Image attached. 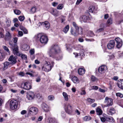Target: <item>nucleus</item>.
<instances>
[{"mask_svg":"<svg viewBox=\"0 0 123 123\" xmlns=\"http://www.w3.org/2000/svg\"><path fill=\"white\" fill-rule=\"evenodd\" d=\"M112 19L111 18H109L107 21V23L108 24L110 25L112 24Z\"/></svg>","mask_w":123,"mask_h":123,"instance_id":"8fccbe9b","label":"nucleus"},{"mask_svg":"<svg viewBox=\"0 0 123 123\" xmlns=\"http://www.w3.org/2000/svg\"><path fill=\"white\" fill-rule=\"evenodd\" d=\"M115 113V110L114 108H110L108 111V113L109 115H112Z\"/></svg>","mask_w":123,"mask_h":123,"instance_id":"4be33fe9","label":"nucleus"},{"mask_svg":"<svg viewBox=\"0 0 123 123\" xmlns=\"http://www.w3.org/2000/svg\"><path fill=\"white\" fill-rule=\"evenodd\" d=\"M5 27H7L10 26L11 24V21L10 19L8 18H6L5 21Z\"/></svg>","mask_w":123,"mask_h":123,"instance_id":"a211bd4d","label":"nucleus"},{"mask_svg":"<svg viewBox=\"0 0 123 123\" xmlns=\"http://www.w3.org/2000/svg\"><path fill=\"white\" fill-rule=\"evenodd\" d=\"M63 7V5L62 4H61L58 5L57 9L61 10L62 9Z\"/></svg>","mask_w":123,"mask_h":123,"instance_id":"79ce46f5","label":"nucleus"},{"mask_svg":"<svg viewBox=\"0 0 123 123\" xmlns=\"http://www.w3.org/2000/svg\"><path fill=\"white\" fill-rule=\"evenodd\" d=\"M17 57L14 56L12 55H11L8 59L9 61L11 62V64H14L16 62V59Z\"/></svg>","mask_w":123,"mask_h":123,"instance_id":"f8f14e48","label":"nucleus"},{"mask_svg":"<svg viewBox=\"0 0 123 123\" xmlns=\"http://www.w3.org/2000/svg\"><path fill=\"white\" fill-rule=\"evenodd\" d=\"M14 13L17 15H19L21 13L20 11L18 10H14Z\"/></svg>","mask_w":123,"mask_h":123,"instance_id":"a18cd8bd","label":"nucleus"},{"mask_svg":"<svg viewBox=\"0 0 123 123\" xmlns=\"http://www.w3.org/2000/svg\"><path fill=\"white\" fill-rule=\"evenodd\" d=\"M10 64V63L8 62H5L3 63L4 69H6L8 68V66Z\"/></svg>","mask_w":123,"mask_h":123,"instance_id":"473e14b6","label":"nucleus"},{"mask_svg":"<svg viewBox=\"0 0 123 123\" xmlns=\"http://www.w3.org/2000/svg\"><path fill=\"white\" fill-rule=\"evenodd\" d=\"M95 9V7L93 6H90L89 8V12L92 13L94 11Z\"/></svg>","mask_w":123,"mask_h":123,"instance_id":"2f4dec72","label":"nucleus"},{"mask_svg":"<svg viewBox=\"0 0 123 123\" xmlns=\"http://www.w3.org/2000/svg\"><path fill=\"white\" fill-rule=\"evenodd\" d=\"M18 38L17 37H14L13 38V42L14 44L10 42L9 44L11 48L12 49L13 53L15 55L20 56V54L19 51L18 47L17 45V42Z\"/></svg>","mask_w":123,"mask_h":123,"instance_id":"f257e3e1","label":"nucleus"},{"mask_svg":"<svg viewBox=\"0 0 123 123\" xmlns=\"http://www.w3.org/2000/svg\"><path fill=\"white\" fill-rule=\"evenodd\" d=\"M100 119L101 121L103 122H104L106 120V118L104 117H100Z\"/></svg>","mask_w":123,"mask_h":123,"instance_id":"5fc2aeb1","label":"nucleus"},{"mask_svg":"<svg viewBox=\"0 0 123 123\" xmlns=\"http://www.w3.org/2000/svg\"><path fill=\"white\" fill-rule=\"evenodd\" d=\"M65 110L66 112L68 114H70L72 112V106L69 104H68L65 106Z\"/></svg>","mask_w":123,"mask_h":123,"instance_id":"423d86ee","label":"nucleus"},{"mask_svg":"<svg viewBox=\"0 0 123 123\" xmlns=\"http://www.w3.org/2000/svg\"><path fill=\"white\" fill-rule=\"evenodd\" d=\"M80 19L81 21H82L84 22H86L87 20V17L86 16L84 15L81 16Z\"/></svg>","mask_w":123,"mask_h":123,"instance_id":"a878e982","label":"nucleus"},{"mask_svg":"<svg viewBox=\"0 0 123 123\" xmlns=\"http://www.w3.org/2000/svg\"><path fill=\"white\" fill-rule=\"evenodd\" d=\"M91 117L87 116H85L84 118V120L85 121H88L91 120Z\"/></svg>","mask_w":123,"mask_h":123,"instance_id":"58836bf2","label":"nucleus"},{"mask_svg":"<svg viewBox=\"0 0 123 123\" xmlns=\"http://www.w3.org/2000/svg\"><path fill=\"white\" fill-rule=\"evenodd\" d=\"M37 8L36 6H33L32 7L31 9V11L32 13H34L36 12Z\"/></svg>","mask_w":123,"mask_h":123,"instance_id":"c9c22d12","label":"nucleus"},{"mask_svg":"<svg viewBox=\"0 0 123 123\" xmlns=\"http://www.w3.org/2000/svg\"><path fill=\"white\" fill-rule=\"evenodd\" d=\"M108 56L109 57L110 59H113L114 57V56L113 54L111 55H109Z\"/></svg>","mask_w":123,"mask_h":123,"instance_id":"bf43d9fd","label":"nucleus"},{"mask_svg":"<svg viewBox=\"0 0 123 123\" xmlns=\"http://www.w3.org/2000/svg\"><path fill=\"white\" fill-rule=\"evenodd\" d=\"M20 29L21 30H22L24 33L25 34H27L28 33V31L25 28H23L22 29L21 28H20Z\"/></svg>","mask_w":123,"mask_h":123,"instance_id":"de8ad7c7","label":"nucleus"},{"mask_svg":"<svg viewBox=\"0 0 123 123\" xmlns=\"http://www.w3.org/2000/svg\"><path fill=\"white\" fill-rule=\"evenodd\" d=\"M4 37V36L2 32H0V38H3Z\"/></svg>","mask_w":123,"mask_h":123,"instance_id":"052dcab7","label":"nucleus"},{"mask_svg":"<svg viewBox=\"0 0 123 123\" xmlns=\"http://www.w3.org/2000/svg\"><path fill=\"white\" fill-rule=\"evenodd\" d=\"M41 106L42 108L45 112H47L49 111L48 106L45 103H43Z\"/></svg>","mask_w":123,"mask_h":123,"instance_id":"f3484780","label":"nucleus"},{"mask_svg":"<svg viewBox=\"0 0 123 123\" xmlns=\"http://www.w3.org/2000/svg\"><path fill=\"white\" fill-rule=\"evenodd\" d=\"M116 95L117 96L121 98H122L123 97V95L120 93H116Z\"/></svg>","mask_w":123,"mask_h":123,"instance_id":"3c124183","label":"nucleus"},{"mask_svg":"<svg viewBox=\"0 0 123 123\" xmlns=\"http://www.w3.org/2000/svg\"><path fill=\"white\" fill-rule=\"evenodd\" d=\"M86 94V92L85 90H82L81 92L80 93L81 95H85Z\"/></svg>","mask_w":123,"mask_h":123,"instance_id":"680f3d73","label":"nucleus"},{"mask_svg":"<svg viewBox=\"0 0 123 123\" xmlns=\"http://www.w3.org/2000/svg\"><path fill=\"white\" fill-rule=\"evenodd\" d=\"M107 68L106 66L102 65L100 67L98 68V71L101 74H103L107 70Z\"/></svg>","mask_w":123,"mask_h":123,"instance_id":"9d476101","label":"nucleus"},{"mask_svg":"<svg viewBox=\"0 0 123 123\" xmlns=\"http://www.w3.org/2000/svg\"><path fill=\"white\" fill-rule=\"evenodd\" d=\"M31 57L32 59H34L35 58L34 56L35 50L34 49H31L29 51Z\"/></svg>","mask_w":123,"mask_h":123,"instance_id":"5701e85b","label":"nucleus"},{"mask_svg":"<svg viewBox=\"0 0 123 123\" xmlns=\"http://www.w3.org/2000/svg\"><path fill=\"white\" fill-rule=\"evenodd\" d=\"M58 4V3L54 2L52 3V5L54 6H56Z\"/></svg>","mask_w":123,"mask_h":123,"instance_id":"13d9d810","label":"nucleus"},{"mask_svg":"<svg viewBox=\"0 0 123 123\" xmlns=\"http://www.w3.org/2000/svg\"><path fill=\"white\" fill-rule=\"evenodd\" d=\"M87 101L88 102L91 104L95 102V100L94 99H91L90 98H88L87 99Z\"/></svg>","mask_w":123,"mask_h":123,"instance_id":"ea45409f","label":"nucleus"},{"mask_svg":"<svg viewBox=\"0 0 123 123\" xmlns=\"http://www.w3.org/2000/svg\"><path fill=\"white\" fill-rule=\"evenodd\" d=\"M18 86L26 90H29L31 88L32 86L31 85H19Z\"/></svg>","mask_w":123,"mask_h":123,"instance_id":"dca6fc26","label":"nucleus"},{"mask_svg":"<svg viewBox=\"0 0 123 123\" xmlns=\"http://www.w3.org/2000/svg\"><path fill=\"white\" fill-rule=\"evenodd\" d=\"M115 45V41L114 40H111L107 45L108 48L109 49H112L114 48Z\"/></svg>","mask_w":123,"mask_h":123,"instance_id":"4468645a","label":"nucleus"},{"mask_svg":"<svg viewBox=\"0 0 123 123\" xmlns=\"http://www.w3.org/2000/svg\"><path fill=\"white\" fill-rule=\"evenodd\" d=\"M37 98L41 101L42 99V95L39 93H37L36 95Z\"/></svg>","mask_w":123,"mask_h":123,"instance_id":"7c9ffc66","label":"nucleus"},{"mask_svg":"<svg viewBox=\"0 0 123 123\" xmlns=\"http://www.w3.org/2000/svg\"><path fill=\"white\" fill-rule=\"evenodd\" d=\"M18 105L17 101L14 100H12L10 102V107L12 110H14L17 108Z\"/></svg>","mask_w":123,"mask_h":123,"instance_id":"20e7f679","label":"nucleus"},{"mask_svg":"<svg viewBox=\"0 0 123 123\" xmlns=\"http://www.w3.org/2000/svg\"><path fill=\"white\" fill-rule=\"evenodd\" d=\"M48 39L47 37L46 36L42 35L40 38V41L42 43L46 44L47 43Z\"/></svg>","mask_w":123,"mask_h":123,"instance_id":"9b49d317","label":"nucleus"},{"mask_svg":"<svg viewBox=\"0 0 123 123\" xmlns=\"http://www.w3.org/2000/svg\"><path fill=\"white\" fill-rule=\"evenodd\" d=\"M78 47L80 48V52L79 53H74V54L75 55V57H77L79 55L80 56H83L84 55V50L83 49V47L81 46L80 45H79L78 46Z\"/></svg>","mask_w":123,"mask_h":123,"instance_id":"1a4fd4ad","label":"nucleus"},{"mask_svg":"<svg viewBox=\"0 0 123 123\" xmlns=\"http://www.w3.org/2000/svg\"><path fill=\"white\" fill-rule=\"evenodd\" d=\"M117 86L120 89L123 90V85H117Z\"/></svg>","mask_w":123,"mask_h":123,"instance_id":"774afa93","label":"nucleus"},{"mask_svg":"<svg viewBox=\"0 0 123 123\" xmlns=\"http://www.w3.org/2000/svg\"><path fill=\"white\" fill-rule=\"evenodd\" d=\"M42 35L40 33L37 34L35 35L34 37V38L36 40H40V38L41 37Z\"/></svg>","mask_w":123,"mask_h":123,"instance_id":"bb28decb","label":"nucleus"},{"mask_svg":"<svg viewBox=\"0 0 123 123\" xmlns=\"http://www.w3.org/2000/svg\"><path fill=\"white\" fill-rule=\"evenodd\" d=\"M45 66L46 67V69L44 70L45 71L48 72L51 70L52 67L49 62L46 61Z\"/></svg>","mask_w":123,"mask_h":123,"instance_id":"ddd939ff","label":"nucleus"},{"mask_svg":"<svg viewBox=\"0 0 123 123\" xmlns=\"http://www.w3.org/2000/svg\"><path fill=\"white\" fill-rule=\"evenodd\" d=\"M60 49L58 45L56 44L53 45L48 52L49 55L53 58L55 57V55L60 52Z\"/></svg>","mask_w":123,"mask_h":123,"instance_id":"f03ea898","label":"nucleus"},{"mask_svg":"<svg viewBox=\"0 0 123 123\" xmlns=\"http://www.w3.org/2000/svg\"><path fill=\"white\" fill-rule=\"evenodd\" d=\"M18 37H20L22 36L23 35V33L22 31H19L18 32Z\"/></svg>","mask_w":123,"mask_h":123,"instance_id":"09e8293b","label":"nucleus"},{"mask_svg":"<svg viewBox=\"0 0 123 123\" xmlns=\"http://www.w3.org/2000/svg\"><path fill=\"white\" fill-rule=\"evenodd\" d=\"M99 91L102 92L104 93L105 92V90L102 89L101 88L99 89Z\"/></svg>","mask_w":123,"mask_h":123,"instance_id":"69168bd1","label":"nucleus"},{"mask_svg":"<svg viewBox=\"0 0 123 123\" xmlns=\"http://www.w3.org/2000/svg\"><path fill=\"white\" fill-rule=\"evenodd\" d=\"M63 95L64 97L65 100L66 101L68 100V95L65 92H63Z\"/></svg>","mask_w":123,"mask_h":123,"instance_id":"e433bc0d","label":"nucleus"},{"mask_svg":"<svg viewBox=\"0 0 123 123\" xmlns=\"http://www.w3.org/2000/svg\"><path fill=\"white\" fill-rule=\"evenodd\" d=\"M38 111V109L36 107L34 106L30 108L29 110V114L33 115H36Z\"/></svg>","mask_w":123,"mask_h":123,"instance_id":"39448f33","label":"nucleus"},{"mask_svg":"<svg viewBox=\"0 0 123 123\" xmlns=\"http://www.w3.org/2000/svg\"><path fill=\"white\" fill-rule=\"evenodd\" d=\"M118 79V77L117 76H114L112 78L113 79L115 80H117Z\"/></svg>","mask_w":123,"mask_h":123,"instance_id":"0e129e2a","label":"nucleus"},{"mask_svg":"<svg viewBox=\"0 0 123 123\" xmlns=\"http://www.w3.org/2000/svg\"><path fill=\"white\" fill-rule=\"evenodd\" d=\"M104 103L107 106H109L112 105L113 100L111 98L106 97L105 98Z\"/></svg>","mask_w":123,"mask_h":123,"instance_id":"0eeeda50","label":"nucleus"},{"mask_svg":"<svg viewBox=\"0 0 123 123\" xmlns=\"http://www.w3.org/2000/svg\"><path fill=\"white\" fill-rule=\"evenodd\" d=\"M40 77H39L36 79V81L37 82H38L40 81Z\"/></svg>","mask_w":123,"mask_h":123,"instance_id":"338daca9","label":"nucleus"},{"mask_svg":"<svg viewBox=\"0 0 123 123\" xmlns=\"http://www.w3.org/2000/svg\"><path fill=\"white\" fill-rule=\"evenodd\" d=\"M19 20L21 21H23L25 19V17L24 16H20L18 17Z\"/></svg>","mask_w":123,"mask_h":123,"instance_id":"49530a36","label":"nucleus"},{"mask_svg":"<svg viewBox=\"0 0 123 123\" xmlns=\"http://www.w3.org/2000/svg\"><path fill=\"white\" fill-rule=\"evenodd\" d=\"M72 81L75 83L77 84L79 82V80L76 77L74 76L71 79Z\"/></svg>","mask_w":123,"mask_h":123,"instance_id":"c85d7f7f","label":"nucleus"},{"mask_svg":"<svg viewBox=\"0 0 123 123\" xmlns=\"http://www.w3.org/2000/svg\"><path fill=\"white\" fill-rule=\"evenodd\" d=\"M69 29V25H67L63 29V31L65 33H66L68 31Z\"/></svg>","mask_w":123,"mask_h":123,"instance_id":"72a5a7b5","label":"nucleus"},{"mask_svg":"<svg viewBox=\"0 0 123 123\" xmlns=\"http://www.w3.org/2000/svg\"><path fill=\"white\" fill-rule=\"evenodd\" d=\"M26 113V111L25 110L22 111L21 112V114L22 115H24Z\"/></svg>","mask_w":123,"mask_h":123,"instance_id":"e2e57ef3","label":"nucleus"},{"mask_svg":"<svg viewBox=\"0 0 123 123\" xmlns=\"http://www.w3.org/2000/svg\"><path fill=\"white\" fill-rule=\"evenodd\" d=\"M50 26L49 23L47 21L43 22V26L44 29H48L49 28Z\"/></svg>","mask_w":123,"mask_h":123,"instance_id":"412c9836","label":"nucleus"},{"mask_svg":"<svg viewBox=\"0 0 123 123\" xmlns=\"http://www.w3.org/2000/svg\"><path fill=\"white\" fill-rule=\"evenodd\" d=\"M106 120L107 121L111 122H114L115 121V120L111 117L108 116L106 117Z\"/></svg>","mask_w":123,"mask_h":123,"instance_id":"393cba45","label":"nucleus"},{"mask_svg":"<svg viewBox=\"0 0 123 123\" xmlns=\"http://www.w3.org/2000/svg\"><path fill=\"white\" fill-rule=\"evenodd\" d=\"M104 30V29L102 28H100L97 30V31L98 32H99L103 31Z\"/></svg>","mask_w":123,"mask_h":123,"instance_id":"6e6d98bb","label":"nucleus"},{"mask_svg":"<svg viewBox=\"0 0 123 123\" xmlns=\"http://www.w3.org/2000/svg\"><path fill=\"white\" fill-rule=\"evenodd\" d=\"M85 70L83 68H80L78 70V74L80 75H82L85 74Z\"/></svg>","mask_w":123,"mask_h":123,"instance_id":"aec40b11","label":"nucleus"},{"mask_svg":"<svg viewBox=\"0 0 123 123\" xmlns=\"http://www.w3.org/2000/svg\"><path fill=\"white\" fill-rule=\"evenodd\" d=\"M35 94L34 93L32 92H30L27 94V97L29 100H32L34 98Z\"/></svg>","mask_w":123,"mask_h":123,"instance_id":"2eb2a0df","label":"nucleus"},{"mask_svg":"<svg viewBox=\"0 0 123 123\" xmlns=\"http://www.w3.org/2000/svg\"><path fill=\"white\" fill-rule=\"evenodd\" d=\"M91 80L92 81H94L97 80V79L94 76H92L91 77Z\"/></svg>","mask_w":123,"mask_h":123,"instance_id":"603ef678","label":"nucleus"},{"mask_svg":"<svg viewBox=\"0 0 123 123\" xmlns=\"http://www.w3.org/2000/svg\"><path fill=\"white\" fill-rule=\"evenodd\" d=\"M11 38V36L10 33L7 31L6 33L5 37V39L6 40H8Z\"/></svg>","mask_w":123,"mask_h":123,"instance_id":"6ab92c4d","label":"nucleus"},{"mask_svg":"<svg viewBox=\"0 0 123 123\" xmlns=\"http://www.w3.org/2000/svg\"><path fill=\"white\" fill-rule=\"evenodd\" d=\"M18 74L20 76H23L25 75V74L23 72H20L18 73Z\"/></svg>","mask_w":123,"mask_h":123,"instance_id":"864d4df0","label":"nucleus"},{"mask_svg":"<svg viewBox=\"0 0 123 123\" xmlns=\"http://www.w3.org/2000/svg\"><path fill=\"white\" fill-rule=\"evenodd\" d=\"M19 53L20 54V56H21V58L22 59L24 60H26L27 58V56L24 54H21L19 52Z\"/></svg>","mask_w":123,"mask_h":123,"instance_id":"4c0bfd02","label":"nucleus"},{"mask_svg":"<svg viewBox=\"0 0 123 123\" xmlns=\"http://www.w3.org/2000/svg\"><path fill=\"white\" fill-rule=\"evenodd\" d=\"M98 89V87L96 86H93L92 89L97 90Z\"/></svg>","mask_w":123,"mask_h":123,"instance_id":"4d7b16f0","label":"nucleus"},{"mask_svg":"<svg viewBox=\"0 0 123 123\" xmlns=\"http://www.w3.org/2000/svg\"><path fill=\"white\" fill-rule=\"evenodd\" d=\"M59 11L55 9H53L52 14L55 17H57L58 15Z\"/></svg>","mask_w":123,"mask_h":123,"instance_id":"b1692460","label":"nucleus"},{"mask_svg":"<svg viewBox=\"0 0 123 123\" xmlns=\"http://www.w3.org/2000/svg\"><path fill=\"white\" fill-rule=\"evenodd\" d=\"M48 99L49 100H52L55 99V97L54 96L52 95L49 96L48 97Z\"/></svg>","mask_w":123,"mask_h":123,"instance_id":"a19ab883","label":"nucleus"},{"mask_svg":"<svg viewBox=\"0 0 123 123\" xmlns=\"http://www.w3.org/2000/svg\"><path fill=\"white\" fill-rule=\"evenodd\" d=\"M115 40L116 43V47L118 48H120L123 45L122 40L119 37L116 38Z\"/></svg>","mask_w":123,"mask_h":123,"instance_id":"6e6552de","label":"nucleus"},{"mask_svg":"<svg viewBox=\"0 0 123 123\" xmlns=\"http://www.w3.org/2000/svg\"><path fill=\"white\" fill-rule=\"evenodd\" d=\"M73 26L75 28V29L76 30H79L80 28H81V27H79L76 23L74 22H73Z\"/></svg>","mask_w":123,"mask_h":123,"instance_id":"f704fd0d","label":"nucleus"},{"mask_svg":"<svg viewBox=\"0 0 123 123\" xmlns=\"http://www.w3.org/2000/svg\"><path fill=\"white\" fill-rule=\"evenodd\" d=\"M82 28H80L79 30H76L71 28L70 30L71 33L72 35L74 36H76L79 34L82 33Z\"/></svg>","mask_w":123,"mask_h":123,"instance_id":"7ed1b4c3","label":"nucleus"},{"mask_svg":"<svg viewBox=\"0 0 123 123\" xmlns=\"http://www.w3.org/2000/svg\"><path fill=\"white\" fill-rule=\"evenodd\" d=\"M3 48L8 53H9L10 51L8 48V47L5 46H3Z\"/></svg>","mask_w":123,"mask_h":123,"instance_id":"c03bdc74","label":"nucleus"},{"mask_svg":"<svg viewBox=\"0 0 123 123\" xmlns=\"http://www.w3.org/2000/svg\"><path fill=\"white\" fill-rule=\"evenodd\" d=\"M96 112L97 115H101L102 113V110L99 108H97L96 109Z\"/></svg>","mask_w":123,"mask_h":123,"instance_id":"c756f323","label":"nucleus"},{"mask_svg":"<svg viewBox=\"0 0 123 123\" xmlns=\"http://www.w3.org/2000/svg\"><path fill=\"white\" fill-rule=\"evenodd\" d=\"M22 49L24 50H27L29 49V46L26 44H24L22 47Z\"/></svg>","mask_w":123,"mask_h":123,"instance_id":"cd10ccee","label":"nucleus"},{"mask_svg":"<svg viewBox=\"0 0 123 123\" xmlns=\"http://www.w3.org/2000/svg\"><path fill=\"white\" fill-rule=\"evenodd\" d=\"M108 25L104 23H102L101 24L100 27L101 28H103L104 29Z\"/></svg>","mask_w":123,"mask_h":123,"instance_id":"37998d69","label":"nucleus"}]
</instances>
